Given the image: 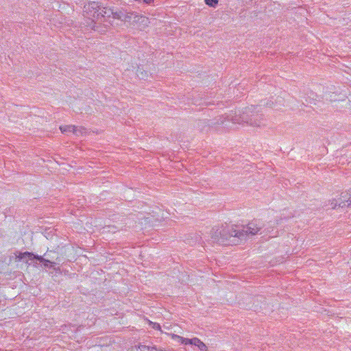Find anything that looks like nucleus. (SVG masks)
I'll return each instance as SVG.
<instances>
[{
	"mask_svg": "<svg viewBox=\"0 0 351 351\" xmlns=\"http://www.w3.org/2000/svg\"><path fill=\"white\" fill-rule=\"evenodd\" d=\"M261 229L260 224L256 221H252L245 226L239 228L237 226H232L231 228L227 226H215L210 230V237L213 242L219 243L223 245L230 244L228 242L231 237H237L241 240L247 237L255 235Z\"/></svg>",
	"mask_w": 351,
	"mask_h": 351,
	"instance_id": "1",
	"label": "nucleus"
},
{
	"mask_svg": "<svg viewBox=\"0 0 351 351\" xmlns=\"http://www.w3.org/2000/svg\"><path fill=\"white\" fill-rule=\"evenodd\" d=\"M233 123H246L252 127H261L265 125L266 120L263 117V114L260 112L258 107L250 106L247 107L242 112L239 111L232 117Z\"/></svg>",
	"mask_w": 351,
	"mask_h": 351,
	"instance_id": "2",
	"label": "nucleus"
},
{
	"mask_svg": "<svg viewBox=\"0 0 351 351\" xmlns=\"http://www.w3.org/2000/svg\"><path fill=\"white\" fill-rule=\"evenodd\" d=\"M101 10V5L95 1L89 2L84 6V12L85 16L90 21L88 25H93L92 29H95V20L99 19V13Z\"/></svg>",
	"mask_w": 351,
	"mask_h": 351,
	"instance_id": "3",
	"label": "nucleus"
},
{
	"mask_svg": "<svg viewBox=\"0 0 351 351\" xmlns=\"http://www.w3.org/2000/svg\"><path fill=\"white\" fill-rule=\"evenodd\" d=\"M173 338L177 339L179 342H180L182 344H191L197 346L201 351H206L207 350V346L205 343H204L200 339L198 338H193V339H186L182 337L174 335Z\"/></svg>",
	"mask_w": 351,
	"mask_h": 351,
	"instance_id": "4",
	"label": "nucleus"
},
{
	"mask_svg": "<svg viewBox=\"0 0 351 351\" xmlns=\"http://www.w3.org/2000/svg\"><path fill=\"white\" fill-rule=\"evenodd\" d=\"M339 207L351 206V191L342 193L339 197Z\"/></svg>",
	"mask_w": 351,
	"mask_h": 351,
	"instance_id": "5",
	"label": "nucleus"
},
{
	"mask_svg": "<svg viewBox=\"0 0 351 351\" xmlns=\"http://www.w3.org/2000/svg\"><path fill=\"white\" fill-rule=\"evenodd\" d=\"M99 13V19L101 17L104 18H110L112 16L113 13V9L106 7H101Z\"/></svg>",
	"mask_w": 351,
	"mask_h": 351,
	"instance_id": "6",
	"label": "nucleus"
},
{
	"mask_svg": "<svg viewBox=\"0 0 351 351\" xmlns=\"http://www.w3.org/2000/svg\"><path fill=\"white\" fill-rule=\"evenodd\" d=\"M138 15L134 14L132 12H128L126 10L125 17H124V22H128L131 23L132 21L136 22L138 19Z\"/></svg>",
	"mask_w": 351,
	"mask_h": 351,
	"instance_id": "7",
	"label": "nucleus"
},
{
	"mask_svg": "<svg viewBox=\"0 0 351 351\" xmlns=\"http://www.w3.org/2000/svg\"><path fill=\"white\" fill-rule=\"evenodd\" d=\"M34 259L39 261L40 263H43L44 267H52L55 264V263L52 262L51 260L38 255H35Z\"/></svg>",
	"mask_w": 351,
	"mask_h": 351,
	"instance_id": "8",
	"label": "nucleus"
},
{
	"mask_svg": "<svg viewBox=\"0 0 351 351\" xmlns=\"http://www.w3.org/2000/svg\"><path fill=\"white\" fill-rule=\"evenodd\" d=\"M25 258H28L29 260H34L35 258V254L32 252H20L18 256H16V259L18 261H22Z\"/></svg>",
	"mask_w": 351,
	"mask_h": 351,
	"instance_id": "9",
	"label": "nucleus"
},
{
	"mask_svg": "<svg viewBox=\"0 0 351 351\" xmlns=\"http://www.w3.org/2000/svg\"><path fill=\"white\" fill-rule=\"evenodd\" d=\"M233 116H231V119H230V121H232V117ZM226 120H230L229 119V116H226L224 117L223 115L222 116H220L219 117V118L217 119V121L215 122H212L211 124L212 125H216V124H218V125H222V124H224V123L226 122Z\"/></svg>",
	"mask_w": 351,
	"mask_h": 351,
	"instance_id": "10",
	"label": "nucleus"
},
{
	"mask_svg": "<svg viewBox=\"0 0 351 351\" xmlns=\"http://www.w3.org/2000/svg\"><path fill=\"white\" fill-rule=\"evenodd\" d=\"M118 230H119V228L115 226H106L102 228V233L115 232Z\"/></svg>",
	"mask_w": 351,
	"mask_h": 351,
	"instance_id": "11",
	"label": "nucleus"
},
{
	"mask_svg": "<svg viewBox=\"0 0 351 351\" xmlns=\"http://www.w3.org/2000/svg\"><path fill=\"white\" fill-rule=\"evenodd\" d=\"M136 75L141 80H145L148 77L147 72L140 68L137 69Z\"/></svg>",
	"mask_w": 351,
	"mask_h": 351,
	"instance_id": "12",
	"label": "nucleus"
},
{
	"mask_svg": "<svg viewBox=\"0 0 351 351\" xmlns=\"http://www.w3.org/2000/svg\"><path fill=\"white\" fill-rule=\"evenodd\" d=\"M72 132L76 136H80L86 133V130L84 128H77L74 125V130H72Z\"/></svg>",
	"mask_w": 351,
	"mask_h": 351,
	"instance_id": "13",
	"label": "nucleus"
},
{
	"mask_svg": "<svg viewBox=\"0 0 351 351\" xmlns=\"http://www.w3.org/2000/svg\"><path fill=\"white\" fill-rule=\"evenodd\" d=\"M60 130L62 133L72 132V130H74V125L60 126Z\"/></svg>",
	"mask_w": 351,
	"mask_h": 351,
	"instance_id": "14",
	"label": "nucleus"
},
{
	"mask_svg": "<svg viewBox=\"0 0 351 351\" xmlns=\"http://www.w3.org/2000/svg\"><path fill=\"white\" fill-rule=\"evenodd\" d=\"M204 2L208 6L215 8L218 4L219 0H204Z\"/></svg>",
	"mask_w": 351,
	"mask_h": 351,
	"instance_id": "15",
	"label": "nucleus"
},
{
	"mask_svg": "<svg viewBox=\"0 0 351 351\" xmlns=\"http://www.w3.org/2000/svg\"><path fill=\"white\" fill-rule=\"evenodd\" d=\"M339 202H340L339 198L338 199H332L330 203V206H331L332 208H335L337 206H339Z\"/></svg>",
	"mask_w": 351,
	"mask_h": 351,
	"instance_id": "16",
	"label": "nucleus"
},
{
	"mask_svg": "<svg viewBox=\"0 0 351 351\" xmlns=\"http://www.w3.org/2000/svg\"><path fill=\"white\" fill-rule=\"evenodd\" d=\"M119 10H120V9H117V10L113 9V13H112L111 17H112L113 19H119V18H120Z\"/></svg>",
	"mask_w": 351,
	"mask_h": 351,
	"instance_id": "17",
	"label": "nucleus"
},
{
	"mask_svg": "<svg viewBox=\"0 0 351 351\" xmlns=\"http://www.w3.org/2000/svg\"><path fill=\"white\" fill-rule=\"evenodd\" d=\"M125 12H126V10H125L123 9H120V10H119L120 18H119V20H121L122 21H124V17H125Z\"/></svg>",
	"mask_w": 351,
	"mask_h": 351,
	"instance_id": "18",
	"label": "nucleus"
},
{
	"mask_svg": "<svg viewBox=\"0 0 351 351\" xmlns=\"http://www.w3.org/2000/svg\"><path fill=\"white\" fill-rule=\"evenodd\" d=\"M140 351H150V346L145 345H141L139 347Z\"/></svg>",
	"mask_w": 351,
	"mask_h": 351,
	"instance_id": "19",
	"label": "nucleus"
},
{
	"mask_svg": "<svg viewBox=\"0 0 351 351\" xmlns=\"http://www.w3.org/2000/svg\"><path fill=\"white\" fill-rule=\"evenodd\" d=\"M150 324L152 325V328L154 329H156V330H160V326L158 323L150 322Z\"/></svg>",
	"mask_w": 351,
	"mask_h": 351,
	"instance_id": "20",
	"label": "nucleus"
},
{
	"mask_svg": "<svg viewBox=\"0 0 351 351\" xmlns=\"http://www.w3.org/2000/svg\"><path fill=\"white\" fill-rule=\"evenodd\" d=\"M325 97H326V100H330V101H335V99H332V96H331V95H329V94H326V95H325Z\"/></svg>",
	"mask_w": 351,
	"mask_h": 351,
	"instance_id": "21",
	"label": "nucleus"
},
{
	"mask_svg": "<svg viewBox=\"0 0 351 351\" xmlns=\"http://www.w3.org/2000/svg\"><path fill=\"white\" fill-rule=\"evenodd\" d=\"M150 351H159V350L154 346H150Z\"/></svg>",
	"mask_w": 351,
	"mask_h": 351,
	"instance_id": "22",
	"label": "nucleus"
},
{
	"mask_svg": "<svg viewBox=\"0 0 351 351\" xmlns=\"http://www.w3.org/2000/svg\"><path fill=\"white\" fill-rule=\"evenodd\" d=\"M45 256H47V257H49V258H54L53 256H51L49 255V253H45Z\"/></svg>",
	"mask_w": 351,
	"mask_h": 351,
	"instance_id": "23",
	"label": "nucleus"
}]
</instances>
